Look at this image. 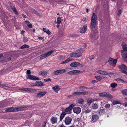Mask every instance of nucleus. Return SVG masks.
Masks as SVG:
<instances>
[{
	"mask_svg": "<svg viewBox=\"0 0 127 127\" xmlns=\"http://www.w3.org/2000/svg\"><path fill=\"white\" fill-rule=\"evenodd\" d=\"M123 50L121 51V54L122 56L123 60L127 62V53H126L125 52L127 51V46L126 44L124 43H123L122 44Z\"/></svg>",
	"mask_w": 127,
	"mask_h": 127,
	"instance_id": "1",
	"label": "nucleus"
},
{
	"mask_svg": "<svg viewBox=\"0 0 127 127\" xmlns=\"http://www.w3.org/2000/svg\"><path fill=\"white\" fill-rule=\"evenodd\" d=\"M27 109L26 107H10L6 108L5 111L8 112L18 111L23 110Z\"/></svg>",
	"mask_w": 127,
	"mask_h": 127,
	"instance_id": "2",
	"label": "nucleus"
},
{
	"mask_svg": "<svg viewBox=\"0 0 127 127\" xmlns=\"http://www.w3.org/2000/svg\"><path fill=\"white\" fill-rule=\"evenodd\" d=\"M97 16L95 13H93L91 19V28L93 29L95 28L96 23Z\"/></svg>",
	"mask_w": 127,
	"mask_h": 127,
	"instance_id": "3",
	"label": "nucleus"
},
{
	"mask_svg": "<svg viewBox=\"0 0 127 127\" xmlns=\"http://www.w3.org/2000/svg\"><path fill=\"white\" fill-rule=\"evenodd\" d=\"M81 55V51L80 50H78L71 53L70 54V57H78L80 56Z\"/></svg>",
	"mask_w": 127,
	"mask_h": 127,
	"instance_id": "4",
	"label": "nucleus"
},
{
	"mask_svg": "<svg viewBox=\"0 0 127 127\" xmlns=\"http://www.w3.org/2000/svg\"><path fill=\"white\" fill-rule=\"evenodd\" d=\"M99 96L100 97H106L109 98L110 99L112 98L113 96L111 95L109 93L104 92L100 93Z\"/></svg>",
	"mask_w": 127,
	"mask_h": 127,
	"instance_id": "5",
	"label": "nucleus"
},
{
	"mask_svg": "<svg viewBox=\"0 0 127 127\" xmlns=\"http://www.w3.org/2000/svg\"><path fill=\"white\" fill-rule=\"evenodd\" d=\"M26 78L27 79H29L33 80H39L40 79L37 77L33 76L31 74H28L26 76Z\"/></svg>",
	"mask_w": 127,
	"mask_h": 127,
	"instance_id": "6",
	"label": "nucleus"
},
{
	"mask_svg": "<svg viewBox=\"0 0 127 127\" xmlns=\"http://www.w3.org/2000/svg\"><path fill=\"white\" fill-rule=\"evenodd\" d=\"M66 71L65 69H59L54 71V74L55 75H58L59 74H62L65 73Z\"/></svg>",
	"mask_w": 127,
	"mask_h": 127,
	"instance_id": "7",
	"label": "nucleus"
},
{
	"mask_svg": "<svg viewBox=\"0 0 127 127\" xmlns=\"http://www.w3.org/2000/svg\"><path fill=\"white\" fill-rule=\"evenodd\" d=\"M19 89L20 90L31 92H33L35 90L34 89H30L25 88H19Z\"/></svg>",
	"mask_w": 127,
	"mask_h": 127,
	"instance_id": "8",
	"label": "nucleus"
},
{
	"mask_svg": "<svg viewBox=\"0 0 127 127\" xmlns=\"http://www.w3.org/2000/svg\"><path fill=\"white\" fill-rule=\"evenodd\" d=\"M72 121V119L71 118L69 117H66L65 118L64 120L65 124L66 125H69Z\"/></svg>",
	"mask_w": 127,
	"mask_h": 127,
	"instance_id": "9",
	"label": "nucleus"
},
{
	"mask_svg": "<svg viewBox=\"0 0 127 127\" xmlns=\"http://www.w3.org/2000/svg\"><path fill=\"white\" fill-rule=\"evenodd\" d=\"M117 60H114L112 58H109V59L108 62L110 64H112L114 66H115L117 62Z\"/></svg>",
	"mask_w": 127,
	"mask_h": 127,
	"instance_id": "10",
	"label": "nucleus"
},
{
	"mask_svg": "<svg viewBox=\"0 0 127 127\" xmlns=\"http://www.w3.org/2000/svg\"><path fill=\"white\" fill-rule=\"evenodd\" d=\"M73 111L74 113L78 114L81 111V109L80 107H77L73 108Z\"/></svg>",
	"mask_w": 127,
	"mask_h": 127,
	"instance_id": "11",
	"label": "nucleus"
},
{
	"mask_svg": "<svg viewBox=\"0 0 127 127\" xmlns=\"http://www.w3.org/2000/svg\"><path fill=\"white\" fill-rule=\"evenodd\" d=\"M99 118L98 115L97 114H93L92 115V121L93 122H95L97 121Z\"/></svg>",
	"mask_w": 127,
	"mask_h": 127,
	"instance_id": "12",
	"label": "nucleus"
},
{
	"mask_svg": "<svg viewBox=\"0 0 127 127\" xmlns=\"http://www.w3.org/2000/svg\"><path fill=\"white\" fill-rule=\"evenodd\" d=\"M81 71L79 70H74L68 72V74L70 75H74L77 73H80Z\"/></svg>",
	"mask_w": 127,
	"mask_h": 127,
	"instance_id": "13",
	"label": "nucleus"
},
{
	"mask_svg": "<svg viewBox=\"0 0 127 127\" xmlns=\"http://www.w3.org/2000/svg\"><path fill=\"white\" fill-rule=\"evenodd\" d=\"M46 93V92L45 91H40L37 94L36 97L37 98L42 97L45 95Z\"/></svg>",
	"mask_w": 127,
	"mask_h": 127,
	"instance_id": "14",
	"label": "nucleus"
},
{
	"mask_svg": "<svg viewBox=\"0 0 127 127\" xmlns=\"http://www.w3.org/2000/svg\"><path fill=\"white\" fill-rule=\"evenodd\" d=\"M118 67L120 69L122 70V72H123V70H125L127 71V67L125 64L120 65H119Z\"/></svg>",
	"mask_w": 127,
	"mask_h": 127,
	"instance_id": "15",
	"label": "nucleus"
},
{
	"mask_svg": "<svg viewBox=\"0 0 127 127\" xmlns=\"http://www.w3.org/2000/svg\"><path fill=\"white\" fill-rule=\"evenodd\" d=\"M57 120L58 119L57 117L54 116L52 117L50 120L52 124L57 123Z\"/></svg>",
	"mask_w": 127,
	"mask_h": 127,
	"instance_id": "16",
	"label": "nucleus"
},
{
	"mask_svg": "<svg viewBox=\"0 0 127 127\" xmlns=\"http://www.w3.org/2000/svg\"><path fill=\"white\" fill-rule=\"evenodd\" d=\"M81 64L79 63L76 62L72 63L70 64V66L74 67L79 66Z\"/></svg>",
	"mask_w": 127,
	"mask_h": 127,
	"instance_id": "17",
	"label": "nucleus"
},
{
	"mask_svg": "<svg viewBox=\"0 0 127 127\" xmlns=\"http://www.w3.org/2000/svg\"><path fill=\"white\" fill-rule=\"evenodd\" d=\"M74 107L73 104H71L68 107L66 108L65 110V112H68L70 111Z\"/></svg>",
	"mask_w": 127,
	"mask_h": 127,
	"instance_id": "18",
	"label": "nucleus"
},
{
	"mask_svg": "<svg viewBox=\"0 0 127 127\" xmlns=\"http://www.w3.org/2000/svg\"><path fill=\"white\" fill-rule=\"evenodd\" d=\"M87 25H84L82 29L80 31V32L81 33H83L86 32L87 30Z\"/></svg>",
	"mask_w": 127,
	"mask_h": 127,
	"instance_id": "19",
	"label": "nucleus"
},
{
	"mask_svg": "<svg viewBox=\"0 0 127 127\" xmlns=\"http://www.w3.org/2000/svg\"><path fill=\"white\" fill-rule=\"evenodd\" d=\"M81 95V92H75L73 93L71 95L68 96H75L76 95Z\"/></svg>",
	"mask_w": 127,
	"mask_h": 127,
	"instance_id": "20",
	"label": "nucleus"
},
{
	"mask_svg": "<svg viewBox=\"0 0 127 127\" xmlns=\"http://www.w3.org/2000/svg\"><path fill=\"white\" fill-rule=\"evenodd\" d=\"M60 88L59 86L57 85L52 87V89L54 91L57 92L60 90Z\"/></svg>",
	"mask_w": 127,
	"mask_h": 127,
	"instance_id": "21",
	"label": "nucleus"
},
{
	"mask_svg": "<svg viewBox=\"0 0 127 127\" xmlns=\"http://www.w3.org/2000/svg\"><path fill=\"white\" fill-rule=\"evenodd\" d=\"M39 75H41L43 76H45L47 74V72L46 71H42L39 73Z\"/></svg>",
	"mask_w": 127,
	"mask_h": 127,
	"instance_id": "22",
	"label": "nucleus"
},
{
	"mask_svg": "<svg viewBox=\"0 0 127 127\" xmlns=\"http://www.w3.org/2000/svg\"><path fill=\"white\" fill-rule=\"evenodd\" d=\"M92 107L93 109H96L98 107V105L96 103H93L92 105Z\"/></svg>",
	"mask_w": 127,
	"mask_h": 127,
	"instance_id": "23",
	"label": "nucleus"
},
{
	"mask_svg": "<svg viewBox=\"0 0 127 127\" xmlns=\"http://www.w3.org/2000/svg\"><path fill=\"white\" fill-rule=\"evenodd\" d=\"M35 83L36 86H43L42 82L41 81H36Z\"/></svg>",
	"mask_w": 127,
	"mask_h": 127,
	"instance_id": "24",
	"label": "nucleus"
},
{
	"mask_svg": "<svg viewBox=\"0 0 127 127\" xmlns=\"http://www.w3.org/2000/svg\"><path fill=\"white\" fill-rule=\"evenodd\" d=\"M42 30L43 31L46 33L48 35H50L51 34V32L48 29L43 28L42 29Z\"/></svg>",
	"mask_w": 127,
	"mask_h": 127,
	"instance_id": "25",
	"label": "nucleus"
},
{
	"mask_svg": "<svg viewBox=\"0 0 127 127\" xmlns=\"http://www.w3.org/2000/svg\"><path fill=\"white\" fill-rule=\"evenodd\" d=\"M25 23L29 28H32V24L28 21H25Z\"/></svg>",
	"mask_w": 127,
	"mask_h": 127,
	"instance_id": "26",
	"label": "nucleus"
},
{
	"mask_svg": "<svg viewBox=\"0 0 127 127\" xmlns=\"http://www.w3.org/2000/svg\"><path fill=\"white\" fill-rule=\"evenodd\" d=\"M84 102V99L80 98L78 100L77 103L79 104H83Z\"/></svg>",
	"mask_w": 127,
	"mask_h": 127,
	"instance_id": "27",
	"label": "nucleus"
},
{
	"mask_svg": "<svg viewBox=\"0 0 127 127\" xmlns=\"http://www.w3.org/2000/svg\"><path fill=\"white\" fill-rule=\"evenodd\" d=\"M62 21V17H58L57 18L56 23L57 24H60Z\"/></svg>",
	"mask_w": 127,
	"mask_h": 127,
	"instance_id": "28",
	"label": "nucleus"
},
{
	"mask_svg": "<svg viewBox=\"0 0 127 127\" xmlns=\"http://www.w3.org/2000/svg\"><path fill=\"white\" fill-rule=\"evenodd\" d=\"M72 60V59H70L69 58H68L67 59H66L65 61L62 62L61 64H64L65 63H67L69 62L70 61H71Z\"/></svg>",
	"mask_w": 127,
	"mask_h": 127,
	"instance_id": "29",
	"label": "nucleus"
},
{
	"mask_svg": "<svg viewBox=\"0 0 127 127\" xmlns=\"http://www.w3.org/2000/svg\"><path fill=\"white\" fill-rule=\"evenodd\" d=\"M10 7L16 14H18V12L14 6L12 5H10Z\"/></svg>",
	"mask_w": 127,
	"mask_h": 127,
	"instance_id": "30",
	"label": "nucleus"
},
{
	"mask_svg": "<svg viewBox=\"0 0 127 127\" xmlns=\"http://www.w3.org/2000/svg\"><path fill=\"white\" fill-rule=\"evenodd\" d=\"M39 57L40 59L41 60L47 57L46 53L42 54Z\"/></svg>",
	"mask_w": 127,
	"mask_h": 127,
	"instance_id": "31",
	"label": "nucleus"
},
{
	"mask_svg": "<svg viewBox=\"0 0 127 127\" xmlns=\"http://www.w3.org/2000/svg\"><path fill=\"white\" fill-rule=\"evenodd\" d=\"M66 114V113L65 112H63L61 115L60 117V120L62 121L64 117Z\"/></svg>",
	"mask_w": 127,
	"mask_h": 127,
	"instance_id": "32",
	"label": "nucleus"
},
{
	"mask_svg": "<svg viewBox=\"0 0 127 127\" xmlns=\"http://www.w3.org/2000/svg\"><path fill=\"white\" fill-rule=\"evenodd\" d=\"M0 87L6 89H9V87L5 85L0 84Z\"/></svg>",
	"mask_w": 127,
	"mask_h": 127,
	"instance_id": "33",
	"label": "nucleus"
},
{
	"mask_svg": "<svg viewBox=\"0 0 127 127\" xmlns=\"http://www.w3.org/2000/svg\"><path fill=\"white\" fill-rule=\"evenodd\" d=\"M111 74L112 73L111 72H107L105 71H103L102 75H109L110 74Z\"/></svg>",
	"mask_w": 127,
	"mask_h": 127,
	"instance_id": "34",
	"label": "nucleus"
},
{
	"mask_svg": "<svg viewBox=\"0 0 127 127\" xmlns=\"http://www.w3.org/2000/svg\"><path fill=\"white\" fill-rule=\"evenodd\" d=\"M117 84L115 83H113L110 85L111 87L113 88H115L117 86Z\"/></svg>",
	"mask_w": 127,
	"mask_h": 127,
	"instance_id": "35",
	"label": "nucleus"
},
{
	"mask_svg": "<svg viewBox=\"0 0 127 127\" xmlns=\"http://www.w3.org/2000/svg\"><path fill=\"white\" fill-rule=\"evenodd\" d=\"M93 101H94L91 98H89L87 101L89 105H90Z\"/></svg>",
	"mask_w": 127,
	"mask_h": 127,
	"instance_id": "36",
	"label": "nucleus"
},
{
	"mask_svg": "<svg viewBox=\"0 0 127 127\" xmlns=\"http://www.w3.org/2000/svg\"><path fill=\"white\" fill-rule=\"evenodd\" d=\"M54 51L53 50H51L46 53L47 57L51 55Z\"/></svg>",
	"mask_w": 127,
	"mask_h": 127,
	"instance_id": "37",
	"label": "nucleus"
},
{
	"mask_svg": "<svg viewBox=\"0 0 127 127\" xmlns=\"http://www.w3.org/2000/svg\"><path fill=\"white\" fill-rule=\"evenodd\" d=\"M98 114H102L104 113V109H100L98 110Z\"/></svg>",
	"mask_w": 127,
	"mask_h": 127,
	"instance_id": "38",
	"label": "nucleus"
},
{
	"mask_svg": "<svg viewBox=\"0 0 127 127\" xmlns=\"http://www.w3.org/2000/svg\"><path fill=\"white\" fill-rule=\"evenodd\" d=\"M112 104L113 105H115L117 104H121V103L117 100H114L113 101Z\"/></svg>",
	"mask_w": 127,
	"mask_h": 127,
	"instance_id": "39",
	"label": "nucleus"
},
{
	"mask_svg": "<svg viewBox=\"0 0 127 127\" xmlns=\"http://www.w3.org/2000/svg\"><path fill=\"white\" fill-rule=\"evenodd\" d=\"M122 92L123 94L127 95V90H124L122 91Z\"/></svg>",
	"mask_w": 127,
	"mask_h": 127,
	"instance_id": "40",
	"label": "nucleus"
},
{
	"mask_svg": "<svg viewBox=\"0 0 127 127\" xmlns=\"http://www.w3.org/2000/svg\"><path fill=\"white\" fill-rule=\"evenodd\" d=\"M29 47V46L27 44H25L21 46V48L22 49L27 48Z\"/></svg>",
	"mask_w": 127,
	"mask_h": 127,
	"instance_id": "41",
	"label": "nucleus"
},
{
	"mask_svg": "<svg viewBox=\"0 0 127 127\" xmlns=\"http://www.w3.org/2000/svg\"><path fill=\"white\" fill-rule=\"evenodd\" d=\"M95 78L96 80L98 81H100L102 79L101 77L99 76H95Z\"/></svg>",
	"mask_w": 127,
	"mask_h": 127,
	"instance_id": "42",
	"label": "nucleus"
},
{
	"mask_svg": "<svg viewBox=\"0 0 127 127\" xmlns=\"http://www.w3.org/2000/svg\"><path fill=\"white\" fill-rule=\"evenodd\" d=\"M117 81H118L122 82L123 83H124L125 81L122 79L121 78H118L117 79Z\"/></svg>",
	"mask_w": 127,
	"mask_h": 127,
	"instance_id": "43",
	"label": "nucleus"
},
{
	"mask_svg": "<svg viewBox=\"0 0 127 127\" xmlns=\"http://www.w3.org/2000/svg\"><path fill=\"white\" fill-rule=\"evenodd\" d=\"M96 72L98 73L102 74L103 71L101 70H97Z\"/></svg>",
	"mask_w": 127,
	"mask_h": 127,
	"instance_id": "44",
	"label": "nucleus"
},
{
	"mask_svg": "<svg viewBox=\"0 0 127 127\" xmlns=\"http://www.w3.org/2000/svg\"><path fill=\"white\" fill-rule=\"evenodd\" d=\"M91 111V110L90 109H87V110L84 111V113H90Z\"/></svg>",
	"mask_w": 127,
	"mask_h": 127,
	"instance_id": "45",
	"label": "nucleus"
},
{
	"mask_svg": "<svg viewBox=\"0 0 127 127\" xmlns=\"http://www.w3.org/2000/svg\"><path fill=\"white\" fill-rule=\"evenodd\" d=\"M110 105L109 104H106L105 106V107L106 108H108L110 107Z\"/></svg>",
	"mask_w": 127,
	"mask_h": 127,
	"instance_id": "46",
	"label": "nucleus"
},
{
	"mask_svg": "<svg viewBox=\"0 0 127 127\" xmlns=\"http://www.w3.org/2000/svg\"><path fill=\"white\" fill-rule=\"evenodd\" d=\"M58 58L59 60H61V59H64V56H60L58 57Z\"/></svg>",
	"mask_w": 127,
	"mask_h": 127,
	"instance_id": "47",
	"label": "nucleus"
},
{
	"mask_svg": "<svg viewBox=\"0 0 127 127\" xmlns=\"http://www.w3.org/2000/svg\"><path fill=\"white\" fill-rule=\"evenodd\" d=\"M35 83L31 84L30 85V87H33L36 86Z\"/></svg>",
	"mask_w": 127,
	"mask_h": 127,
	"instance_id": "48",
	"label": "nucleus"
},
{
	"mask_svg": "<svg viewBox=\"0 0 127 127\" xmlns=\"http://www.w3.org/2000/svg\"><path fill=\"white\" fill-rule=\"evenodd\" d=\"M81 95H86L88 93L87 92H81Z\"/></svg>",
	"mask_w": 127,
	"mask_h": 127,
	"instance_id": "49",
	"label": "nucleus"
},
{
	"mask_svg": "<svg viewBox=\"0 0 127 127\" xmlns=\"http://www.w3.org/2000/svg\"><path fill=\"white\" fill-rule=\"evenodd\" d=\"M27 75H28V74H30L31 73L30 70H28L27 71Z\"/></svg>",
	"mask_w": 127,
	"mask_h": 127,
	"instance_id": "50",
	"label": "nucleus"
},
{
	"mask_svg": "<svg viewBox=\"0 0 127 127\" xmlns=\"http://www.w3.org/2000/svg\"><path fill=\"white\" fill-rule=\"evenodd\" d=\"M122 104L125 107H127V102H125L122 103Z\"/></svg>",
	"mask_w": 127,
	"mask_h": 127,
	"instance_id": "51",
	"label": "nucleus"
},
{
	"mask_svg": "<svg viewBox=\"0 0 127 127\" xmlns=\"http://www.w3.org/2000/svg\"><path fill=\"white\" fill-rule=\"evenodd\" d=\"M121 10H119L118 12V15H120L121 14Z\"/></svg>",
	"mask_w": 127,
	"mask_h": 127,
	"instance_id": "52",
	"label": "nucleus"
},
{
	"mask_svg": "<svg viewBox=\"0 0 127 127\" xmlns=\"http://www.w3.org/2000/svg\"><path fill=\"white\" fill-rule=\"evenodd\" d=\"M79 88L80 89H81V88H83L84 89H87L88 88H87L86 87H83V86L80 87H79Z\"/></svg>",
	"mask_w": 127,
	"mask_h": 127,
	"instance_id": "53",
	"label": "nucleus"
},
{
	"mask_svg": "<svg viewBox=\"0 0 127 127\" xmlns=\"http://www.w3.org/2000/svg\"><path fill=\"white\" fill-rule=\"evenodd\" d=\"M97 81L96 80H92L91 81V82L92 83V84H94V83H95V82H97Z\"/></svg>",
	"mask_w": 127,
	"mask_h": 127,
	"instance_id": "54",
	"label": "nucleus"
},
{
	"mask_svg": "<svg viewBox=\"0 0 127 127\" xmlns=\"http://www.w3.org/2000/svg\"><path fill=\"white\" fill-rule=\"evenodd\" d=\"M58 0V2H57L58 3L60 4H61V2H62V0Z\"/></svg>",
	"mask_w": 127,
	"mask_h": 127,
	"instance_id": "55",
	"label": "nucleus"
},
{
	"mask_svg": "<svg viewBox=\"0 0 127 127\" xmlns=\"http://www.w3.org/2000/svg\"><path fill=\"white\" fill-rule=\"evenodd\" d=\"M58 127H65L63 124H62L61 125H59Z\"/></svg>",
	"mask_w": 127,
	"mask_h": 127,
	"instance_id": "56",
	"label": "nucleus"
},
{
	"mask_svg": "<svg viewBox=\"0 0 127 127\" xmlns=\"http://www.w3.org/2000/svg\"><path fill=\"white\" fill-rule=\"evenodd\" d=\"M44 37H39L38 38L39 39L42 40L43 39Z\"/></svg>",
	"mask_w": 127,
	"mask_h": 127,
	"instance_id": "57",
	"label": "nucleus"
},
{
	"mask_svg": "<svg viewBox=\"0 0 127 127\" xmlns=\"http://www.w3.org/2000/svg\"><path fill=\"white\" fill-rule=\"evenodd\" d=\"M122 72L124 73L125 74L127 75V72L125 71V70H123V72Z\"/></svg>",
	"mask_w": 127,
	"mask_h": 127,
	"instance_id": "58",
	"label": "nucleus"
},
{
	"mask_svg": "<svg viewBox=\"0 0 127 127\" xmlns=\"http://www.w3.org/2000/svg\"><path fill=\"white\" fill-rule=\"evenodd\" d=\"M94 58V57L92 56H91L90 57V58L89 59L90 60H92Z\"/></svg>",
	"mask_w": 127,
	"mask_h": 127,
	"instance_id": "59",
	"label": "nucleus"
},
{
	"mask_svg": "<svg viewBox=\"0 0 127 127\" xmlns=\"http://www.w3.org/2000/svg\"><path fill=\"white\" fill-rule=\"evenodd\" d=\"M86 20V17H84L82 19V21H84Z\"/></svg>",
	"mask_w": 127,
	"mask_h": 127,
	"instance_id": "60",
	"label": "nucleus"
},
{
	"mask_svg": "<svg viewBox=\"0 0 127 127\" xmlns=\"http://www.w3.org/2000/svg\"><path fill=\"white\" fill-rule=\"evenodd\" d=\"M47 82L50 81L51 80V79L50 78L47 79Z\"/></svg>",
	"mask_w": 127,
	"mask_h": 127,
	"instance_id": "61",
	"label": "nucleus"
},
{
	"mask_svg": "<svg viewBox=\"0 0 127 127\" xmlns=\"http://www.w3.org/2000/svg\"><path fill=\"white\" fill-rule=\"evenodd\" d=\"M22 15L24 18H26V16L25 15L22 14Z\"/></svg>",
	"mask_w": 127,
	"mask_h": 127,
	"instance_id": "62",
	"label": "nucleus"
},
{
	"mask_svg": "<svg viewBox=\"0 0 127 127\" xmlns=\"http://www.w3.org/2000/svg\"><path fill=\"white\" fill-rule=\"evenodd\" d=\"M44 124L42 126V127H45L46 125V123L45 122H44Z\"/></svg>",
	"mask_w": 127,
	"mask_h": 127,
	"instance_id": "63",
	"label": "nucleus"
},
{
	"mask_svg": "<svg viewBox=\"0 0 127 127\" xmlns=\"http://www.w3.org/2000/svg\"><path fill=\"white\" fill-rule=\"evenodd\" d=\"M25 32L23 30L21 32V34H23Z\"/></svg>",
	"mask_w": 127,
	"mask_h": 127,
	"instance_id": "64",
	"label": "nucleus"
}]
</instances>
